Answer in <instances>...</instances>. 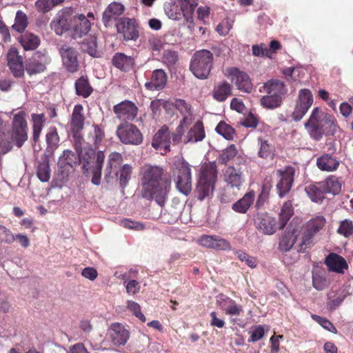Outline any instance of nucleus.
<instances>
[{
  "instance_id": "e2e57ef3",
  "label": "nucleus",
  "mask_w": 353,
  "mask_h": 353,
  "mask_svg": "<svg viewBox=\"0 0 353 353\" xmlns=\"http://www.w3.org/2000/svg\"><path fill=\"white\" fill-rule=\"evenodd\" d=\"M163 61L168 65H174L178 61V54L175 51L166 50L163 55Z\"/></svg>"
},
{
  "instance_id": "5701e85b",
  "label": "nucleus",
  "mask_w": 353,
  "mask_h": 353,
  "mask_svg": "<svg viewBox=\"0 0 353 353\" xmlns=\"http://www.w3.org/2000/svg\"><path fill=\"white\" fill-rule=\"evenodd\" d=\"M124 6L119 2L110 3L103 13L102 21L105 27L112 25L124 12Z\"/></svg>"
},
{
  "instance_id": "603ef678",
  "label": "nucleus",
  "mask_w": 353,
  "mask_h": 353,
  "mask_svg": "<svg viewBox=\"0 0 353 353\" xmlns=\"http://www.w3.org/2000/svg\"><path fill=\"white\" fill-rule=\"evenodd\" d=\"M78 156L76 155L72 151L65 150L63 151V154L59 157V163L61 165H68L71 168L76 166L77 164Z\"/></svg>"
},
{
  "instance_id": "393cba45",
  "label": "nucleus",
  "mask_w": 353,
  "mask_h": 353,
  "mask_svg": "<svg viewBox=\"0 0 353 353\" xmlns=\"http://www.w3.org/2000/svg\"><path fill=\"white\" fill-rule=\"evenodd\" d=\"M223 179L231 187L239 188L243 181L241 168L228 166L223 172Z\"/></svg>"
},
{
  "instance_id": "5fc2aeb1",
  "label": "nucleus",
  "mask_w": 353,
  "mask_h": 353,
  "mask_svg": "<svg viewBox=\"0 0 353 353\" xmlns=\"http://www.w3.org/2000/svg\"><path fill=\"white\" fill-rule=\"evenodd\" d=\"M164 10L167 16L173 20H179L181 19V12L179 11L177 6H175L174 0H171L170 3H166L164 5Z\"/></svg>"
},
{
  "instance_id": "412c9836",
  "label": "nucleus",
  "mask_w": 353,
  "mask_h": 353,
  "mask_svg": "<svg viewBox=\"0 0 353 353\" xmlns=\"http://www.w3.org/2000/svg\"><path fill=\"white\" fill-rule=\"evenodd\" d=\"M325 223V219L321 216L310 220L306 225L301 245H309L312 243V237L323 228Z\"/></svg>"
},
{
  "instance_id": "dca6fc26",
  "label": "nucleus",
  "mask_w": 353,
  "mask_h": 353,
  "mask_svg": "<svg viewBox=\"0 0 353 353\" xmlns=\"http://www.w3.org/2000/svg\"><path fill=\"white\" fill-rule=\"evenodd\" d=\"M91 28V22L87 17L83 14H77L75 12V17L72 19V34L71 36L73 39L81 38L86 35Z\"/></svg>"
},
{
  "instance_id": "864d4df0",
  "label": "nucleus",
  "mask_w": 353,
  "mask_h": 353,
  "mask_svg": "<svg viewBox=\"0 0 353 353\" xmlns=\"http://www.w3.org/2000/svg\"><path fill=\"white\" fill-rule=\"evenodd\" d=\"M190 121L188 118L182 119L177 126L176 131L170 135L174 144H178L181 141L184 133V126L190 125Z\"/></svg>"
},
{
  "instance_id": "a211bd4d",
  "label": "nucleus",
  "mask_w": 353,
  "mask_h": 353,
  "mask_svg": "<svg viewBox=\"0 0 353 353\" xmlns=\"http://www.w3.org/2000/svg\"><path fill=\"white\" fill-rule=\"evenodd\" d=\"M216 301L217 305L227 315L239 316L243 312V307L241 305L237 304L235 301L223 294H219Z\"/></svg>"
},
{
  "instance_id": "ea45409f",
  "label": "nucleus",
  "mask_w": 353,
  "mask_h": 353,
  "mask_svg": "<svg viewBox=\"0 0 353 353\" xmlns=\"http://www.w3.org/2000/svg\"><path fill=\"white\" fill-rule=\"evenodd\" d=\"M254 199V192H249L244 196L232 205V209L239 213H245Z\"/></svg>"
},
{
  "instance_id": "a878e982",
  "label": "nucleus",
  "mask_w": 353,
  "mask_h": 353,
  "mask_svg": "<svg viewBox=\"0 0 353 353\" xmlns=\"http://www.w3.org/2000/svg\"><path fill=\"white\" fill-rule=\"evenodd\" d=\"M117 117L123 122H132V101L125 100L113 107Z\"/></svg>"
},
{
  "instance_id": "bb28decb",
  "label": "nucleus",
  "mask_w": 353,
  "mask_h": 353,
  "mask_svg": "<svg viewBox=\"0 0 353 353\" xmlns=\"http://www.w3.org/2000/svg\"><path fill=\"white\" fill-rule=\"evenodd\" d=\"M167 75L163 70H154L150 81L146 82L145 86L150 90H162L167 83Z\"/></svg>"
},
{
  "instance_id": "4be33fe9",
  "label": "nucleus",
  "mask_w": 353,
  "mask_h": 353,
  "mask_svg": "<svg viewBox=\"0 0 353 353\" xmlns=\"http://www.w3.org/2000/svg\"><path fill=\"white\" fill-rule=\"evenodd\" d=\"M107 336L114 345H123L129 339L130 333L122 324L115 323L108 329Z\"/></svg>"
},
{
  "instance_id": "0e129e2a",
  "label": "nucleus",
  "mask_w": 353,
  "mask_h": 353,
  "mask_svg": "<svg viewBox=\"0 0 353 353\" xmlns=\"http://www.w3.org/2000/svg\"><path fill=\"white\" fill-rule=\"evenodd\" d=\"M131 166L125 164L121 170L119 177L120 184L121 186H125L130 179Z\"/></svg>"
},
{
  "instance_id": "6ab92c4d",
  "label": "nucleus",
  "mask_w": 353,
  "mask_h": 353,
  "mask_svg": "<svg viewBox=\"0 0 353 353\" xmlns=\"http://www.w3.org/2000/svg\"><path fill=\"white\" fill-rule=\"evenodd\" d=\"M254 223L258 230L268 235L274 234L277 229L275 218L267 213L258 214L255 216Z\"/></svg>"
},
{
  "instance_id": "774afa93",
  "label": "nucleus",
  "mask_w": 353,
  "mask_h": 353,
  "mask_svg": "<svg viewBox=\"0 0 353 353\" xmlns=\"http://www.w3.org/2000/svg\"><path fill=\"white\" fill-rule=\"evenodd\" d=\"M0 230L2 231V234L3 235V237L1 239L2 242L7 244H11L15 241L16 234H14L10 230L3 225H0Z\"/></svg>"
},
{
  "instance_id": "a18cd8bd",
  "label": "nucleus",
  "mask_w": 353,
  "mask_h": 353,
  "mask_svg": "<svg viewBox=\"0 0 353 353\" xmlns=\"http://www.w3.org/2000/svg\"><path fill=\"white\" fill-rule=\"evenodd\" d=\"M28 25L27 15L21 10H18L16 13L14 23L12 26L13 30L23 33Z\"/></svg>"
},
{
  "instance_id": "f03ea898",
  "label": "nucleus",
  "mask_w": 353,
  "mask_h": 353,
  "mask_svg": "<svg viewBox=\"0 0 353 353\" xmlns=\"http://www.w3.org/2000/svg\"><path fill=\"white\" fill-rule=\"evenodd\" d=\"M338 128L335 119L319 107L312 110L305 123L310 138L316 141L321 140L323 136H333Z\"/></svg>"
},
{
  "instance_id": "f8f14e48",
  "label": "nucleus",
  "mask_w": 353,
  "mask_h": 353,
  "mask_svg": "<svg viewBox=\"0 0 353 353\" xmlns=\"http://www.w3.org/2000/svg\"><path fill=\"white\" fill-rule=\"evenodd\" d=\"M50 62V57L41 52H36L28 60L26 65L27 73L32 76L44 72Z\"/></svg>"
},
{
  "instance_id": "9d476101",
  "label": "nucleus",
  "mask_w": 353,
  "mask_h": 353,
  "mask_svg": "<svg viewBox=\"0 0 353 353\" xmlns=\"http://www.w3.org/2000/svg\"><path fill=\"white\" fill-rule=\"evenodd\" d=\"M313 103V96L309 89H301L299 92L296 101V105L292 112V117L296 121H300L306 114Z\"/></svg>"
},
{
  "instance_id": "79ce46f5",
  "label": "nucleus",
  "mask_w": 353,
  "mask_h": 353,
  "mask_svg": "<svg viewBox=\"0 0 353 353\" xmlns=\"http://www.w3.org/2000/svg\"><path fill=\"white\" fill-rule=\"evenodd\" d=\"M305 190L307 196L314 202H321L324 199L325 192L321 186V183L316 185H310L305 188Z\"/></svg>"
},
{
  "instance_id": "ddd939ff",
  "label": "nucleus",
  "mask_w": 353,
  "mask_h": 353,
  "mask_svg": "<svg viewBox=\"0 0 353 353\" xmlns=\"http://www.w3.org/2000/svg\"><path fill=\"white\" fill-rule=\"evenodd\" d=\"M276 175L279 181L276 184L277 192L280 197L284 196L291 189L294 181V169L292 167H287L283 170L276 171Z\"/></svg>"
},
{
  "instance_id": "4468645a",
  "label": "nucleus",
  "mask_w": 353,
  "mask_h": 353,
  "mask_svg": "<svg viewBox=\"0 0 353 353\" xmlns=\"http://www.w3.org/2000/svg\"><path fill=\"white\" fill-rule=\"evenodd\" d=\"M228 75L239 90L247 93L251 92L253 85L247 73L232 68L228 70Z\"/></svg>"
},
{
  "instance_id": "7ed1b4c3",
  "label": "nucleus",
  "mask_w": 353,
  "mask_h": 353,
  "mask_svg": "<svg viewBox=\"0 0 353 353\" xmlns=\"http://www.w3.org/2000/svg\"><path fill=\"white\" fill-rule=\"evenodd\" d=\"M28 128L26 120V113L19 111L13 115L11 129L9 132L10 140L2 139L0 148L3 153L10 151L13 145L20 148L28 138Z\"/></svg>"
},
{
  "instance_id": "338daca9",
  "label": "nucleus",
  "mask_w": 353,
  "mask_h": 353,
  "mask_svg": "<svg viewBox=\"0 0 353 353\" xmlns=\"http://www.w3.org/2000/svg\"><path fill=\"white\" fill-rule=\"evenodd\" d=\"M81 131L82 130H77L76 132L74 130H70V132L72 134V137L74 139V146L77 152H79V151L82 150V144L83 142V137L81 134Z\"/></svg>"
},
{
  "instance_id": "cd10ccee",
  "label": "nucleus",
  "mask_w": 353,
  "mask_h": 353,
  "mask_svg": "<svg viewBox=\"0 0 353 353\" xmlns=\"http://www.w3.org/2000/svg\"><path fill=\"white\" fill-rule=\"evenodd\" d=\"M85 117L84 115V109L81 104L74 105L70 123V130L77 131L83 130L84 128Z\"/></svg>"
},
{
  "instance_id": "4d7b16f0",
  "label": "nucleus",
  "mask_w": 353,
  "mask_h": 353,
  "mask_svg": "<svg viewBox=\"0 0 353 353\" xmlns=\"http://www.w3.org/2000/svg\"><path fill=\"white\" fill-rule=\"evenodd\" d=\"M259 156L263 159H268L272 156V149L267 141L259 139Z\"/></svg>"
},
{
  "instance_id": "3c124183",
  "label": "nucleus",
  "mask_w": 353,
  "mask_h": 353,
  "mask_svg": "<svg viewBox=\"0 0 353 353\" xmlns=\"http://www.w3.org/2000/svg\"><path fill=\"white\" fill-rule=\"evenodd\" d=\"M37 176L42 182H47L50 178V169L48 160L39 162L37 169Z\"/></svg>"
},
{
  "instance_id": "052dcab7",
  "label": "nucleus",
  "mask_w": 353,
  "mask_h": 353,
  "mask_svg": "<svg viewBox=\"0 0 353 353\" xmlns=\"http://www.w3.org/2000/svg\"><path fill=\"white\" fill-rule=\"evenodd\" d=\"M105 137L104 130L98 125H94V136L92 143L96 149L99 148Z\"/></svg>"
},
{
  "instance_id": "72a5a7b5",
  "label": "nucleus",
  "mask_w": 353,
  "mask_h": 353,
  "mask_svg": "<svg viewBox=\"0 0 353 353\" xmlns=\"http://www.w3.org/2000/svg\"><path fill=\"white\" fill-rule=\"evenodd\" d=\"M18 40L23 49L26 51L35 50L40 45V39L39 37L28 32L22 34L18 38Z\"/></svg>"
},
{
  "instance_id": "b1692460",
  "label": "nucleus",
  "mask_w": 353,
  "mask_h": 353,
  "mask_svg": "<svg viewBox=\"0 0 353 353\" xmlns=\"http://www.w3.org/2000/svg\"><path fill=\"white\" fill-rule=\"evenodd\" d=\"M325 263L330 271L339 274H343L345 270H347L348 268L345 259L336 253L328 254L325 258Z\"/></svg>"
},
{
  "instance_id": "e433bc0d",
  "label": "nucleus",
  "mask_w": 353,
  "mask_h": 353,
  "mask_svg": "<svg viewBox=\"0 0 353 353\" xmlns=\"http://www.w3.org/2000/svg\"><path fill=\"white\" fill-rule=\"evenodd\" d=\"M121 141L125 144L132 143V122H123L119 125L117 131Z\"/></svg>"
},
{
  "instance_id": "bf43d9fd",
  "label": "nucleus",
  "mask_w": 353,
  "mask_h": 353,
  "mask_svg": "<svg viewBox=\"0 0 353 353\" xmlns=\"http://www.w3.org/2000/svg\"><path fill=\"white\" fill-rule=\"evenodd\" d=\"M237 154V150L234 145H231L224 150L220 155L219 161L221 163H226L232 159Z\"/></svg>"
},
{
  "instance_id": "473e14b6",
  "label": "nucleus",
  "mask_w": 353,
  "mask_h": 353,
  "mask_svg": "<svg viewBox=\"0 0 353 353\" xmlns=\"http://www.w3.org/2000/svg\"><path fill=\"white\" fill-rule=\"evenodd\" d=\"M316 165L321 170L332 172L337 169L339 165V162L333 156L328 154H324L317 159Z\"/></svg>"
},
{
  "instance_id": "a19ab883",
  "label": "nucleus",
  "mask_w": 353,
  "mask_h": 353,
  "mask_svg": "<svg viewBox=\"0 0 353 353\" xmlns=\"http://www.w3.org/2000/svg\"><path fill=\"white\" fill-rule=\"evenodd\" d=\"M81 50L92 57H100V52L97 49V41L95 37H89L81 43Z\"/></svg>"
},
{
  "instance_id": "49530a36",
  "label": "nucleus",
  "mask_w": 353,
  "mask_h": 353,
  "mask_svg": "<svg viewBox=\"0 0 353 353\" xmlns=\"http://www.w3.org/2000/svg\"><path fill=\"white\" fill-rule=\"evenodd\" d=\"M321 183L325 193L336 194L340 192L341 188V185L339 181L335 177H330Z\"/></svg>"
},
{
  "instance_id": "423d86ee",
  "label": "nucleus",
  "mask_w": 353,
  "mask_h": 353,
  "mask_svg": "<svg viewBox=\"0 0 353 353\" xmlns=\"http://www.w3.org/2000/svg\"><path fill=\"white\" fill-rule=\"evenodd\" d=\"M212 64V53L208 50H201L192 57L190 68L196 77L205 79L210 74Z\"/></svg>"
},
{
  "instance_id": "6e6552de",
  "label": "nucleus",
  "mask_w": 353,
  "mask_h": 353,
  "mask_svg": "<svg viewBox=\"0 0 353 353\" xmlns=\"http://www.w3.org/2000/svg\"><path fill=\"white\" fill-rule=\"evenodd\" d=\"M176 178L175 181L177 189L183 194L188 195L192 190L191 169L189 164L179 160L175 163Z\"/></svg>"
},
{
  "instance_id": "f257e3e1",
  "label": "nucleus",
  "mask_w": 353,
  "mask_h": 353,
  "mask_svg": "<svg viewBox=\"0 0 353 353\" xmlns=\"http://www.w3.org/2000/svg\"><path fill=\"white\" fill-rule=\"evenodd\" d=\"M142 197L154 199L162 206L165 201L168 192V185L162 182L163 170L157 165L145 164L141 168Z\"/></svg>"
},
{
  "instance_id": "f704fd0d",
  "label": "nucleus",
  "mask_w": 353,
  "mask_h": 353,
  "mask_svg": "<svg viewBox=\"0 0 353 353\" xmlns=\"http://www.w3.org/2000/svg\"><path fill=\"white\" fill-rule=\"evenodd\" d=\"M116 26L118 33L122 34L125 40L129 41L132 39V19L128 17L120 18Z\"/></svg>"
},
{
  "instance_id": "de8ad7c7",
  "label": "nucleus",
  "mask_w": 353,
  "mask_h": 353,
  "mask_svg": "<svg viewBox=\"0 0 353 353\" xmlns=\"http://www.w3.org/2000/svg\"><path fill=\"white\" fill-rule=\"evenodd\" d=\"M181 5V11L185 19L188 21L192 18V15L198 3L196 0H178Z\"/></svg>"
},
{
  "instance_id": "69168bd1",
  "label": "nucleus",
  "mask_w": 353,
  "mask_h": 353,
  "mask_svg": "<svg viewBox=\"0 0 353 353\" xmlns=\"http://www.w3.org/2000/svg\"><path fill=\"white\" fill-rule=\"evenodd\" d=\"M236 254L239 260L245 261L246 265L249 267L254 268L256 266V261L254 257L250 256L241 251L236 252Z\"/></svg>"
},
{
  "instance_id": "2eb2a0df",
  "label": "nucleus",
  "mask_w": 353,
  "mask_h": 353,
  "mask_svg": "<svg viewBox=\"0 0 353 353\" xmlns=\"http://www.w3.org/2000/svg\"><path fill=\"white\" fill-rule=\"evenodd\" d=\"M8 65L14 77L21 78L24 75L23 59L16 48H11L7 54Z\"/></svg>"
},
{
  "instance_id": "7c9ffc66",
  "label": "nucleus",
  "mask_w": 353,
  "mask_h": 353,
  "mask_svg": "<svg viewBox=\"0 0 353 353\" xmlns=\"http://www.w3.org/2000/svg\"><path fill=\"white\" fill-rule=\"evenodd\" d=\"M205 136L203 123L200 121H197L188 131L184 139V143H196L202 141L205 138Z\"/></svg>"
},
{
  "instance_id": "9b49d317",
  "label": "nucleus",
  "mask_w": 353,
  "mask_h": 353,
  "mask_svg": "<svg viewBox=\"0 0 353 353\" xmlns=\"http://www.w3.org/2000/svg\"><path fill=\"white\" fill-rule=\"evenodd\" d=\"M59 54L61 57L63 65L68 72L74 73L79 70V53L75 48L66 44L63 45L59 48Z\"/></svg>"
},
{
  "instance_id": "c85d7f7f",
  "label": "nucleus",
  "mask_w": 353,
  "mask_h": 353,
  "mask_svg": "<svg viewBox=\"0 0 353 353\" xmlns=\"http://www.w3.org/2000/svg\"><path fill=\"white\" fill-rule=\"evenodd\" d=\"M264 89L267 94L281 97L282 99L287 93V88L284 83L276 79H272L265 83Z\"/></svg>"
},
{
  "instance_id": "39448f33",
  "label": "nucleus",
  "mask_w": 353,
  "mask_h": 353,
  "mask_svg": "<svg viewBox=\"0 0 353 353\" xmlns=\"http://www.w3.org/2000/svg\"><path fill=\"white\" fill-rule=\"evenodd\" d=\"M217 181V170L215 163L210 162L201 167L196 185V192L199 200L212 195Z\"/></svg>"
},
{
  "instance_id": "09e8293b",
  "label": "nucleus",
  "mask_w": 353,
  "mask_h": 353,
  "mask_svg": "<svg viewBox=\"0 0 353 353\" xmlns=\"http://www.w3.org/2000/svg\"><path fill=\"white\" fill-rule=\"evenodd\" d=\"M260 102L261 105L265 108L274 109L281 105L283 99H281V97L268 94L261 99Z\"/></svg>"
},
{
  "instance_id": "f3484780",
  "label": "nucleus",
  "mask_w": 353,
  "mask_h": 353,
  "mask_svg": "<svg viewBox=\"0 0 353 353\" xmlns=\"http://www.w3.org/2000/svg\"><path fill=\"white\" fill-rule=\"evenodd\" d=\"M152 146L156 150L163 149L164 153L162 154L170 151V132L167 125H163L155 133L152 141Z\"/></svg>"
},
{
  "instance_id": "58836bf2",
  "label": "nucleus",
  "mask_w": 353,
  "mask_h": 353,
  "mask_svg": "<svg viewBox=\"0 0 353 353\" xmlns=\"http://www.w3.org/2000/svg\"><path fill=\"white\" fill-rule=\"evenodd\" d=\"M32 139L36 143L39 139L42 131V129L46 123V119L43 114H32Z\"/></svg>"
},
{
  "instance_id": "c03bdc74",
  "label": "nucleus",
  "mask_w": 353,
  "mask_h": 353,
  "mask_svg": "<svg viewBox=\"0 0 353 353\" xmlns=\"http://www.w3.org/2000/svg\"><path fill=\"white\" fill-rule=\"evenodd\" d=\"M294 214V209L290 201L285 202L279 214V228H283L290 219Z\"/></svg>"
},
{
  "instance_id": "aec40b11",
  "label": "nucleus",
  "mask_w": 353,
  "mask_h": 353,
  "mask_svg": "<svg viewBox=\"0 0 353 353\" xmlns=\"http://www.w3.org/2000/svg\"><path fill=\"white\" fill-rule=\"evenodd\" d=\"M199 243L203 247L216 250H230L231 245L228 241L216 235H203Z\"/></svg>"
},
{
  "instance_id": "13d9d810",
  "label": "nucleus",
  "mask_w": 353,
  "mask_h": 353,
  "mask_svg": "<svg viewBox=\"0 0 353 353\" xmlns=\"http://www.w3.org/2000/svg\"><path fill=\"white\" fill-rule=\"evenodd\" d=\"M338 233L348 237L353 234V223L352 221L345 219L340 223V225L337 230Z\"/></svg>"
},
{
  "instance_id": "37998d69",
  "label": "nucleus",
  "mask_w": 353,
  "mask_h": 353,
  "mask_svg": "<svg viewBox=\"0 0 353 353\" xmlns=\"http://www.w3.org/2000/svg\"><path fill=\"white\" fill-rule=\"evenodd\" d=\"M122 156L117 152H112L109 155L108 163L105 169L106 175H110L114 172L116 175L118 174V168L122 163Z\"/></svg>"
},
{
  "instance_id": "8fccbe9b",
  "label": "nucleus",
  "mask_w": 353,
  "mask_h": 353,
  "mask_svg": "<svg viewBox=\"0 0 353 353\" xmlns=\"http://www.w3.org/2000/svg\"><path fill=\"white\" fill-rule=\"evenodd\" d=\"M174 106L183 116V119L185 118L189 119L190 120V124H191L193 121L191 105L183 99H176L174 103Z\"/></svg>"
},
{
  "instance_id": "c9c22d12",
  "label": "nucleus",
  "mask_w": 353,
  "mask_h": 353,
  "mask_svg": "<svg viewBox=\"0 0 353 353\" xmlns=\"http://www.w3.org/2000/svg\"><path fill=\"white\" fill-rule=\"evenodd\" d=\"M74 86L76 94L83 98H88L93 92V88L86 76H82L79 78L75 81Z\"/></svg>"
},
{
  "instance_id": "4c0bfd02",
  "label": "nucleus",
  "mask_w": 353,
  "mask_h": 353,
  "mask_svg": "<svg viewBox=\"0 0 353 353\" xmlns=\"http://www.w3.org/2000/svg\"><path fill=\"white\" fill-rule=\"evenodd\" d=\"M47 150L49 152H54L59 145L60 137L56 127L52 126L48 128L46 134Z\"/></svg>"
},
{
  "instance_id": "680f3d73",
  "label": "nucleus",
  "mask_w": 353,
  "mask_h": 353,
  "mask_svg": "<svg viewBox=\"0 0 353 353\" xmlns=\"http://www.w3.org/2000/svg\"><path fill=\"white\" fill-rule=\"evenodd\" d=\"M313 286L318 290H323L327 286L326 279L321 274L315 273L312 276Z\"/></svg>"
},
{
  "instance_id": "20e7f679",
  "label": "nucleus",
  "mask_w": 353,
  "mask_h": 353,
  "mask_svg": "<svg viewBox=\"0 0 353 353\" xmlns=\"http://www.w3.org/2000/svg\"><path fill=\"white\" fill-rule=\"evenodd\" d=\"M79 161L82 163L83 173L86 174L89 170L92 173V183L99 185L101 183V169L105 159L103 151L96 153L92 148H88L83 152L82 150L77 152Z\"/></svg>"
},
{
  "instance_id": "2f4dec72",
  "label": "nucleus",
  "mask_w": 353,
  "mask_h": 353,
  "mask_svg": "<svg viewBox=\"0 0 353 353\" xmlns=\"http://www.w3.org/2000/svg\"><path fill=\"white\" fill-rule=\"evenodd\" d=\"M112 65L123 72H128L132 68V57L124 53L117 52L112 59Z\"/></svg>"
},
{
  "instance_id": "0eeeda50",
  "label": "nucleus",
  "mask_w": 353,
  "mask_h": 353,
  "mask_svg": "<svg viewBox=\"0 0 353 353\" xmlns=\"http://www.w3.org/2000/svg\"><path fill=\"white\" fill-rule=\"evenodd\" d=\"M75 17V10L66 7L59 10L50 22V28L57 35L70 30L72 19Z\"/></svg>"
},
{
  "instance_id": "1a4fd4ad",
  "label": "nucleus",
  "mask_w": 353,
  "mask_h": 353,
  "mask_svg": "<svg viewBox=\"0 0 353 353\" xmlns=\"http://www.w3.org/2000/svg\"><path fill=\"white\" fill-rule=\"evenodd\" d=\"M301 228L302 225L299 219L294 218L290 222L279 241V248L281 251L288 252L293 247Z\"/></svg>"
},
{
  "instance_id": "6e6d98bb",
  "label": "nucleus",
  "mask_w": 353,
  "mask_h": 353,
  "mask_svg": "<svg viewBox=\"0 0 353 353\" xmlns=\"http://www.w3.org/2000/svg\"><path fill=\"white\" fill-rule=\"evenodd\" d=\"M216 131L227 140H232L234 137V129L225 122H220L216 127Z\"/></svg>"
},
{
  "instance_id": "c756f323",
  "label": "nucleus",
  "mask_w": 353,
  "mask_h": 353,
  "mask_svg": "<svg viewBox=\"0 0 353 353\" xmlns=\"http://www.w3.org/2000/svg\"><path fill=\"white\" fill-rule=\"evenodd\" d=\"M232 85L225 81L217 83L212 91L213 98L219 101H225L232 94Z\"/></svg>"
}]
</instances>
